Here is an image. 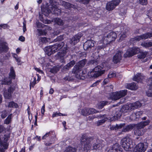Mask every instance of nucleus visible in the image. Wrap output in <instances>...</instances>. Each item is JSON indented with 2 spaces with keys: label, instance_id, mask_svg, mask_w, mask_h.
Returning a JSON list of instances; mask_svg holds the SVG:
<instances>
[{
  "label": "nucleus",
  "instance_id": "37",
  "mask_svg": "<svg viewBox=\"0 0 152 152\" xmlns=\"http://www.w3.org/2000/svg\"><path fill=\"white\" fill-rule=\"evenodd\" d=\"M108 103L107 101H102L100 102L98 104V108L99 109H102L104 106Z\"/></svg>",
  "mask_w": 152,
  "mask_h": 152
},
{
  "label": "nucleus",
  "instance_id": "49",
  "mask_svg": "<svg viewBox=\"0 0 152 152\" xmlns=\"http://www.w3.org/2000/svg\"><path fill=\"white\" fill-rule=\"evenodd\" d=\"M51 12V10H41V13L45 16H48Z\"/></svg>",
  "mask_w": 152,
  "mask_h": 152
},
{
  "label": "nucleus",
  "instance_id": "64",
  "mask_svg": "<svg viewBox=\"0 0 152 152\" xmlns=\"http://www.w3.org/2000/svg\"><path fill=\"white\" fill-rule=\"evenodd\" d=\"M39 33L40 35H44L46 34V32L42 30L38 29Z\"/></svg>",
  "mask_w": 152,
  "mask_h": 152
},
{
  "label": "nucleus",
  "instance_id": "6",
  "mask_svg": "<svg viewBox=\"0 0 152 152\" xmlns=\"http://www.w3.org/2000/svg\"><path fill=\"white\" fill-rule=\"evenodd\" d=\"M10 134L4 135V137L1 140L0 137V145L1 147H3L4 148H0V152H5V149H7L8 144L7 143V141L10 137Z\"/></svg>",
  "mask_w": 152,
  "mask_h": 152
},
{
  "label": "nucleus",
  "instance_id": "21",
  "mask_svg": "<svg viewBox=\"0 0 152 152\" xmlns=\"http://www.w3.org/2000/svg\"><path fill=\"white\" fill-rule=\"evenodd\" d=\"M8 50L7 44L3 41H0V53L7 52Z\"/></svg>",
  "mask_w": 152,
  "mask_h": 152
},
{
  "label": "nucleus",
  "instance_id": "38",
  "mask_svg": "<svg viewBox=\"0 0 152 152\" xmlns=\"http://www.w3.org/2000/svg\"><path fill=\"white\" fill-rule=\"evenodd\" d=\"M116 73L115 72L112 71L110 72L108 75V77L110 79L116 77Z\"/></svg>",
  "mask_w": 152,
  "mask_h": 152
},
{
  "label": "nucleus",
  "instance_id": "48",
  "mask_svg": "<svg viewBox=\"0 0 152 152\" xmlns=\"http://www.w3.org/2000/svg\"><path fill=\"white\" fill-rule=\"evenodd\" d=\"M90 64L96 65L98 64V61L97 59H94L90 60L89 62Z\"/></svg>",
  "mask_w": 152,
  "mask_h": 152
},
{
  "label": "nucleus",
  "instance_id": "33",
  "mask_svg": "<svg viewBox=\"0 0 152 152\" xmlns=\"http://www.w3.org/2000/svg\"><path fill=\"white\" fill-rule=\"evenodd\" d=\"M126 88L132 90H136L137 88V87L135 83H133L127 85Z\"/></svg>",
  "mask_w": 152,
  "mask_h": 152
},
{
  "label": "nucleus",
  "instance_id": "30",
  "mask_svg": "<svg viewBox=\"0 0 152 152\" xmlns=\"http://www.w3.org/2000/svg\"><path fill=\"white\" fill-rule=\"evenodd\" d=\"M124 125V124H116L115 125H110V129L111 130H116L121 129Z\"/></svg>",
  "mask_w": 152,
  "mask_h": 152
},
{
  "label": "nucleus",
  "instance_id": "18",
  "mask_svg": "<svg viewBox=\"0 0 152 152\" xmlns=\"http://www.w3.org/2000/svg\"><path fill=\"white\" fill-rule=\"evenodd\" d=\"M105 144V142L103 140L97 141L96 143L93 144V149H101L104 146Z\"/></svg>",
  "mask_w": 152,
  "mask_h": 152
},
{
  "label": "nucleus",
  "instance_id": "54",
  "mask_svg": "<svg viewBox=\"0 0 152 152\" xmlns=\"http://www.w3.org/2000/svg\"><path fill=\"white\" fill-rule=\"evenodd\" d=\"M135 113H133L130 116V118L132 120H136L137 118L136 115Z\"/></svg>",
  "mask_w": 152,
  "mask_h": 152
},
{
  "label": "nucleus",
  "instance_id": "47",
  "mask_svg": "<svg viewBox=\"0 0 152 152\" xmlns=\"http://www.w3.org/2000/svg\"><path fill=\"white\" fill-rule=\"evenodd\" d=\"M64 5L65 8L69 10L70 8H71L72 6H73V4L69 2H65Z\"/></svg>",
  "mask_w": 152,
  "mask_h": 152
},
{
  "label": "nucleus",
  "instance_id": "25",
  "mask_svg": "<svg viewBox=\"0 0 152 152\" xmlns=\"http://www.w3.org/2000/svg\"><path fill=\"white\" fill-rule=\"evenodd\" d=\"M81 37V34H77L70 39L69 42L70 44L75 45L79 42Z\"/></svg>",
  "mask_w": 152,
  "mask_h": 152
},
{
  "label": "nucleus",
  "instance_id": "5",
  "mask_svg": "<svg viewBox=\"0 0 152 152\" xmlns=\"http://www.w3.org/2000/svg\"><path fill=\"white\" fill-rule=\"evenodd\" d=\"M150 122V120H147L145 121H142L137 124L136 125V128L134 130V134L137 136L142 135L143 134L142 129L148 125Z\"/></svg>",
  "mask_w": 152,
  "mask_h": 152
},
{
  "label": "nucleus",
  "instance_id": "62",
  "mask_svg": "<svg viewBox=\"0 0 152 152\" xmlns=\"http://www.w3.org/2000/svg\"><path fill=\"white\" fill-rule=\"evenodd\" d=\"M8 26L7 24H3L0 25V29H1L3 28L4 29L6 28Z\"/></svg>",
  "mask_w": 152,
  "mask_h": 152
},
{
  "label": "nucleus",
  "instance_id": "51",
  "mask_svg": "<svg viewBox=\"0 0 152 152\" xmlns=\"http://www.w3.org/2000/svg\"><path fill=\"white\" fill-rule=\"evenodd\" d=\"M34 80L32 82H31L30 83V88H31V87H34V86L36 83V78L35 77H33Z\"/></svg>",
  "mask_w": 152,
  "mask_h": 152
},
{
  "label": "nucleus",
  "instance_id": "3",
  "mask_svg": "<svg viewBox=\"0 0 152 152\" xmlns=\"http://www.w3.org/2000/svg\"><path fill=\"white\" fill-rule=\"evenodd\" d=\"M93 140V137H89L86 135H83L80 139L81 142L84 146L83 150L87 152L90 149L91 145L90 142Z\"/></svg>",
  "mask_w": 152,
  "mask_h": 152
},
{
  "label": "nucleus",
  "instance_id": "52",
  "mask_svg": "<svg viewBox=\"0 0 152 152\" xmlns=\"http://www.w3.org/2000/svg\"><path fill=\"white\" fill-rule=\"evenodd\" d=\"M140 4L143 5H146L148 4L147 0H139Z\"/></svg>",
  "mask_w": 152,
  "mask_h": 152
},
{
  "label": "nucleus",
  "instance_id": "2",
  "mask_svg": "<svg viewBox=\"0 0 152 152\" xmlns=\"http://www.w3.org/2000/svg\"><path fill=\"white\" fill-rule=\"evenodd\" d=\"M64 46V43L63 42L57 43L51 46L46 47L45 48V51L46 53L48 56H50L55 52L62 48Z\"/></svg>",
  "mask_w": 152,
  "mask_h": 152
},
{
  "label": "nucleus",
  "instance_id": "1",
  "mask_svg": "<svg viewBox=\"0 0 152 152\" xmlns=\"http://www.w3.org/2000/svg\"><path fill=\"white\" fill-rule=\"evenodd\" d=\"M106 70L104 65L101 64L97 66L92 70L89 71L88 75L90 77L97 78L104 74Z\"/></svg>",
  "mask_w": 152,
  "mask_h": 152
},
{
  "label": "nucleus",
  "instance_id": "34",
  "mask_svg": "<svg viewBox=\"0 0 152 152\" xmlns=\"http://www.w3.org/2000/svg\"><path fill=\"white\" fill-rule=\"evenodd\" d=\"M133 128V126L132 125H130L126 126L123 129L122 132H126L132 130Z\"/></svg>",
  "mask_w": 152,
  "mask_h": 152
},
{
  "label": "nucleus",
  "instance_id": "59",
  "mask_svg": "<svg viewBox=\"0 0 152 152\" xmlns=\"http://www.w3.org/2000/svg\"><path fill=\"white\" fill-rule=\"evenodd\" d=\"M61 115L63 116L64 115H63V114H62L61 113L56 112V113H54L53 114L52 117H56L57 116H60Z\"/></svg>",
  "mask_w": 152,
  "mask_h": 152
},
{
  "label": "nucleus",
  "instance_id": "45",
  "mask_svg": "<svg viewBox=\"0 0 152 152\" xmlns=\"http://www.w3.org/2000/svg\"><path fill=\"white\" fill-rule=\"evenodd\" d=\"M8 107H15V108H17L18 107V106L17 104L13 102H12L9 103Z\"/></svg>",
  "mask_w": 152,
  "mask_h": 152
},
{
  "label": "nucleus",
  "instance_id": "19",
  "mask_svg": "<svg viewBox=\"0 0 152 152\" xmlns=\"http://www.w3.org/2000/svg\"><path fill=\"white\" fill-rule=\"evenodd\" d=\"M152 37V32L147 33L140 36H137L134 38V40L137 41H139L141 39H145L150 38Z\"/></svg>",
  "mask_w": 152,
  "mask_h": 152
},
{
  "label": "nucleus",
  "instance_id": "17",
  "mask_svg": "<svg viewBox=\"0 0 152 152\" xmlns=\"http://www.w3.org/2000/svg\"><path fill=\"white\" fill-rule=\"evenodd\" d=\"M147 146L143 143H140L135 148V150L137 152H144Z\"/></svg>",
  "mask_w": 152,
  "mask_h": 152
},
{
  "label": "nucleus",
  "instance_id": "58",
  "mask_svg": "<svg viewBox=\"0 0 152 152\" xmlns=\"http://www.w3.org/2000/svg\"><path fill=\"white\" fill-rule=\"evenodd\" d=\"M135 114L136 115V117L137 118H138L140 117V116L142 115L143 114V112L142 111H138L136 113H135Z\"/></svg>",
  "mask_w": 152,
  "mask_h": 152
},
{
  "label": "nucleus",
  "instance_id": "60",
  "mask_svg": "<svg viewBox=\"0 0 152 152\" xmlns=\"http://www.w3.org/2000/svg\"><path fill=\"white\" fill-rule=\"evenodd\" d=\"M64 79L65 81H69L72 80H73V79L71 77H70L69 76H67L64 77Z\"/></svg>",
  "mask_w": 152,
  "mask_h": 152
},
{
  "label": "nucleus",
  "instance_id": "32",
  "mask_svg": "<svg viewBox=\"0 0 152 152\" xmlns=\"http://www.w3.org/2000/svg\"><path fill=\"white\" fill-rule=\"evenodd\" d=\"M41 10H50L49 4L46 1L43 2L41 6Z\"/></svg>",
  "mask_w": 152,
  "mask_h": 152
},
{
  "label": "nucleus",
  "instance_id": "14",
  "mask_svg": "<svg viewBox=\"0 0 152 152\" xmlns=\"http://www.w3.org/2000/svg\"><path fill=\"white\" fill-rule=\"evenodd\" d=\"M139 52L140 49L138 48H130L127 51L126 54H124V56L125 57H130L138 53Z\"/></svg>",
  "mask_w": 152,
  "mask_h": 152
},
{
  "label": "nucleus",
  "instance_id": "4",
  "mask_svg": "<svg viewBox=\"0 0 152 152\" xmlns=\"http://www.w3.org/2000/svg\"><path fill=\"white\" fill-rule=\"evenodd\" d=\"M121 116V114L119 112H116V116H115V115H114V116L111 117H105V115H100L97 116V118H104V119L102 120L99 121L97 122V125L98 126L100 125L103 123H104L105 121L107 120H109L110 121H112L117 120L118 118H120Z\"/></svg>",
  "mask_w": 152,
  "mask_h": 152
},
{
  "label": "nucleus",
  "instance_id": "29",
  "mask_svg": "<svg viewBox=\"0 0 152 152\" xmlns=\"http://www.w3.org/2000/svg\"><path fill=\"white\" fill-rule=\"evenodd\" d=\"M141 105L142 104L139 101H137L134 103H131V106L132 107V109L133 110L140 107Z\"/></svg>",
  "mask_w": 152,
  "mask_h": 152
},
{
  "label": "nucleus",
  "instance_id": "40",
  "mask_svg": "<svg viewBox=\"0 0 152 152\" xmlns=\"http://www.w3.org/2000/svg\"><path fill=\"white\" fill-rule=\"evenodd\" d=\"M12 114H11L8 115L7 118L4 121V124H9L11 121V116Z\"/></svg>",
  "mask_w": 152,
  "mask_h": 152
},
{
  "label": "nucleus",
  "instance_id": "16",
  "mask_svg": "<svg viewBox=\"0 0 152 152\" xmlns=\"http://www.w3.org/2000/svg\"><path fill=\"white\" fill-rule=\"evenodd\" d=\"M80 69L81 68L77 66V65H75L72 70V73L75 74V77L78 79H83V77L81 76L80 74Z\"/></svg>",
  "mask_w": 152,
  "mask_h": 152
},
{
  "label": "nucleus",
  "instance_id": "9",
  "mask_svg": "<svg viewBox=\"0 0 152 152\" xmlns=\"http://www.w3.org/2000/svg\"><path fill=\"white\" fill-rule=\"evenodd\" d=\"M9 78L7 79L6 78L4 79L5 81L2 83V84H7L9 85L11 83V78H15V73L13 67L12 66L10 69V72L9 74Z\"/></svg>",
  "mask_w": 152,
  "mask_h": 152
},
{
  "label": "nucleus",
  "instance_id": "8",
  "mask_svg": "<svg viewBox=\"0 0 152 152\" xmlns=\"http://www.w3.org/2000/svg\"><path fill=\"white\" fill-rule=\"evenodd\" d=\"M127 90H124L113 93L111 96L112 99L116 100L120 99L122 97L124 96L126 94Z\"/></svg>",
  "mask_w": 152,
  "mask_h": 152
},
{
  "label": "nucleus",
  "instance_id": "7",
  "mask_svg": "<svg viewBox=\"0 0 152 152\" xmlns=\"http://www.w3.org/2000/svg\"><path fill=\"white\" fill-rule=\"evenodd\" d=\"M132 140L128 136L123 138L121 140V144L122 147L126 151L129 150L131 148V143Z\"/></svg>",
  "mask_w": 152,
  "mask_h": 152
},
{
  "label": "nucleus",
  "instance_id": "35",
  "mask_svg": "<svg viewBox=\"0 0 152 152\" xmlns=\"http://www.w3.org/2000/svg\"><path fill=\"white\" fill-rule=\"evenodd\" d=\"M64 152H76V149L75 148L69 146L66 148Z\"/></svg>",
  "mask_w": 152,
  "mask_h": 152
},
{
  "label": "nucleus",
  "instance_id": "63",
  "mask_svg": "<svg viewBox=\"0 0 152 152\" xmlns=\"http://www.w3.org/2000/svg\"><path fill=\"white\" fill-rule=\"evenodd\" d=\"M100 80H98L96 81L95 83H94L93 84H92V85L91 86V87H95L97 85H98L99 83L100 82Z\"/></svg>",
  "mask_w": 152,
  "mask_h": 152
},
{
  "label": "nucleus",
  "instance_id": "22",
  "mask_svg": "<svg viewBox=\"0 0 152 152\" xmlns=\"http://www.w3.org/2000/svg\"><path fill=\"white\" fill-rule=\"evenodd\" d=\"M119 148L118 144L115 143L109 149L107 152H122L121 149Z\"/></svg>",
  "mask_w": 152,
  "mask_h": 152
},
{
  "label": "nucleus",
  "instance_id": "31",
  "mask_svg": "<svg viewBox=\"0 0 152 152\" xmlns=\"http://www.w3.org/2000/svg\"><path fill=\"white\" fill-rule=\"evenodd\" d=\"M143 78V77L141 75L140 73H138L134 76L133 79L134 81L139 82L140 81V80H142Z\"/></svg>",
  "mask_w": 152,
  "mask_h": 152
},
{
  "label": "nucleus",
  "instance_id": "43",
  "mask_svg": "<svg viewBox=\"0 0 152 152\" xmlns=\"http://www.w3.org/2000/svg\"><path fill=\"white\" fill-rule=\"evenodd\" d=\"M107 39H108V38L107 36H104L102 39V41L103 44L106 45L110 43V42L107 41Z\"/></svg>",
  "mask_w": 152,
  "mask_h": 152
},
{
  "label": "nucleus",
  "instance_id": "23",
  "mask_svg": "<svg viewBox=\"0 0 152 152\" xmlns=\"http://www.w3.org/2000/svg\"><path fill=\"white\" fill-rule=\"evenodd\" d=\"M55 133L52 131H50L48 133H46L44 136L42 137V139H45L46 137H48L49 136H50L51 139L50 141L54 143L53 142L54 141L56 137V136L55 135Z\"/></svg>",
  "mask_w": 152,
  "mask_h": 152
},
{
  "label": "nucleus",
  "instance_id": "56",
  "mask_svg": "<svg viewBox=\"0 0 152 152\" xmlns=\"http://www.w3.org/2000/svg\"><path fill=\"white\" fill-rule=\"evenodd\" d=\"M75 63V61H72L69 63L67 64V66H69L70 68Z\"/></svg>",
  "mask_w": 152,
  "mask_h": 152
},
{
  "label": "nucleus",
  "instance_id": "50",
  "mask_svg": "<svg viewBox=\"0 0 152 152\" xmlns=\"http://www.w3.org/2000/svg\"><path fill=\"white\" fill-rule=\"evenodd\" d=\"M90 0H77V1L79 2L80 3L84 4H88Z\"/></svg>",
  "mask_w": 152,
  "mask_h": 152
},
{
  "label": "nucleus",
  "instance_id": "53",
  "mask_svg": "<svg viewBox=\"0 0 152 152\" xmlns=\"http://www.w3.org/2000/svg\"><path fill=\"white\" fill-rule=\"evenodd\" d=\"M58 71V69L56 67H53L50 70V72L53 73H56Z\"/></svg>",
  "mask_w": 152,
  "mask_h": 152
},
{
  "label": "nucleus",
  "instance_id": "11",
  "mask_svg": "<svg viewBox=\"0 0 152 152\" xmlns=\"http://www.w3.org/2000/svg\"><path fill=\"white\" fill-rule=\"evenodd\" d=\"M132 109V107L131 106V103L125 105L124 106L121 108V111L119 110V109L117 108L115 110L113 111V113H115V116H116V112H119L121 114V112L125 113L127 112L128 111H130Z\"/></svg>",
  "mask_w": 152,
  "mask_h": 152
},
{
  "label": "nucleus",
  "instance_id": "61",
  "mask_svg": "<svg viewBox=\"0 0 152 152\" xmlns=\"http://www.w3.org/2000/svg\"><path fill=\"white\" fill-rule=\"evenodd\" d=\"M63 39V37L62 35H60L57 38L54 40L55 41H61Z\"/></svg>",
  "mask_w": 152,
  "mask_h": 152
},
{
  "label": "nucleus",
  "instance_id": "20",
  "mask_svg": "<svg viewBox=\"0 0 152 152\" xmlns=\"http://www.w3.org/2000/svg\"><path fill=\"white\" fill-rule=\"evenodd\" d=\"M15 88L14 87H10L8 91L6 90L4 91V95L5 98L9 99L11 97V94L13 92Z\"/></svg>",
  "mask_w": 152,
  "mask_h": 152
},
{
  "label": "nucleus",
  "instance_id": "24",
  "mask_svg": "<svg viewBox=\"0 0 152 152\" xmlns=\"http://www.w3.org/2000/svg\"><path fill=\"white\" fill-rule=\"evenodd\" d=\"M94 42L92 40H88L84 44L83 48L86 50H88L93 47L94 45Z\"/></svg>",
  "mask_w": 152,
  "mask_h": 152
},
{
  "label": "nucleus",
  "instance_id": "41",
  "mask_svg": "<svg viewBox=\"0 0 152 152\" xmlns=\"http://www.w3.org/2000/svg\"><path fill=\"white\" fill-rule=\"evenodd\" d=\"M147 53L146 52H140V54L137 56L138 58H144L146 56Z\"/></svg>",
  "mask_w": 152,
  "mask_h": 152
},
{
  "label": "nucleus",
  "instance_id": "57",
  "mask_svg": "<svg viewBox=\"0 0 152 152\" xmlns=\"http://www.w3.org/2000/svg\"><path fill=\"white\" fill-rule=\"evenodd\" d=\"M113 86L112 85H110V86L107 87L105 89L106 90V91H108V92H111L112 91H113Z\"/></svg>",
  "mask_w": 152,
  "mask_h": 152
},
{
  "label": "nucleus",
  "instance_id": "12",
  "mask_svg": "<svg viewBox=\"0 0 152 152\" xmlns=\"http://www.w3.org/2000/svg\"><path fill=\"white\" fill-rule=\"evenodd\" d=\"M64 48V50H61L57 54L56 56L58 58V59L61 63H64L65 62L64 59V56L66 55V53L67 49L66 47H63Z\"/></svg>",
  "mask_w": 152,
  "mask_h": 152
},
{
  "label": "nucleus",
  "instance_id": "36",
  "mask_svg": "<svg viewBox=\"0 0 152 152\" xmlns=\"http://www.w3.org/2000/svg\"><path fill=\"white\" fill-rule=\"evenodd\" d=\"M141 45L145 48H148L152 46V42L142 43Z\"/></svg>",
  "mask_w": 152,
  "mask_h": 152
},
{
  "label": "nucleus",
  "instance_id": "44",
  "mask_svg": "<svg viewBox=\"0 0 152 152\" xmlns=\"http://www.w3.org/2000/svg\"><path fill=\"white\" fill-rule=\"evenodd\" d=\"M127 35V32H126V31L123 32H121V33L120 40H123L124 38L126 37Z\"/></svg>",
  "mask_w": 152,
  "mask_h": 152
},
{
  "label": "nucleus",
  "instance_id": "28",
  "mask_svg": "<svg viewBox=\"0 0 152 152\" xmlns=\"http://www.w3.org/2000/svg\"><path fill=\"white\" fill-rule=\"evenodd\" d=\"M52 21L58 25L62 26L64 24V21L60 18H56L52 19Z\"/></svg>",
  "mask_w": 152,
  "mask_h": 152
},
{
  "label": "nucleus",
  "instance_id": "42",
  "mask_svg": "<svg viewBox=\"0 0 152 152\" xmlns=\"http://www.w3.org/2000/svg\"><path fill=\"white\" fill-rule=\"evenodd\" d=\"M50 5V8L51 9V10H53V9H55L54 10H60L59 9H57V5L56 4V2H55L54 3L51 4H49Z\"/></svg>",
  "mask_w": 152,
  "mask_h": 152
},
{
  "label": "nucleus",
  "instance_id": "39",
  "mask_svg": "<svg viewBox=\"0 0 152 152\" xmlns=\"http://www.w3.org/2000/svg\"><path fill=\"white\" fill-rule=\"evenodd\" d=\"M86 60L84 59L80 61L76 65H77V66L81 68V67L84 66L85 64Z\"/></svg>",
  "mask_w": 152,
  "mask_h": 152
},
{
  "label": "nucleus",
  "instance_id": "15",
  "mask_svg": "<svg viewBox=\"0 0 152 152\" xmlns=\"http://www.w3.org/2000/svg\"><path fill=\"white\" fill-rule=\"evenodd\" d=\"M123 52L121 50H118L115 53L113 58V61L114 63L116 64L120 62L122 59Z\"/></svg>",
  "mask_w": 152,
  "mask_h": 152
},
{
  "label": "nucleus",
  "instance_id": "10",
  "mask_svg": "<svg viewBox=\"0 0 152 152\" xmlns=\"http://www.w3.org/2000/svg\"><path fill=\"white\" fill-rule=\"evenodd\" d=\"M121 2L120 0H113L107 3L106 10H113Z\"/></svg>",
  "mask_w": 152,
  "mask_h": 152
},
{
  "label": "nucleus",
  "instance_id": "13",
  "mask_svg": "<svg viewBox=\"0 0 152 152\" xmlns=\"http://www.w3.org/2000/svg\"><path fill=\"white\" fill-rule=\"evenodd\" d=\"M98 111L94 108H85L83 109L81 111V114L85 116L90 114L97 113Z\"/></svg>",
  "mask_w": 152,
  "mask_h": 152
},
{
  "label": "nucleus",
  "instance_id": "27",
  "mask_svg": "<svg viewBox=\"0 0 152 152\" xmlns=\"http://www.w3.org/2000/svg\"><path fill=\"white\" fill-rule=\"evenodd\" d=\"M151 77L150 78L149 81L151 83L150 84L149 89L146 93L147 95L149 97H152V72L150 74Z\"/></svg>",
  "mask_w": 152,
  "mask_h": 152
},
{
  "label": "nucleus",
  "instance_id": "26",
  "mask_svg": "<svg viewBox=\"0 0 152 152\" xmlns=\"http://www.w3.org/2000/svg\"><path fill=\"white\" fill-rule=\"evenodd\" d=\"M108 39L107 41L111 42L112 41H115L117 37V35L116 33L114 32H110L107 35Z\"/></svg>",
  "mask_w": 152,
  "mask_h": 152
},
{
  "label": "nucleus",
  "instance_id": "46",
  "mask_svg": "<svg viewBox=\"0 0 152 152\" xmlns=\"http://www.w3.org/2000/svg\"><path fill=\"white\" fill-rule=\"evenodd\" d=\"M106 45L103 44L102 45H99L97 47L95 48V50H97V52L99 53V51L102 49H103L104 48L106 47Z\"/></svg>",
  "mask_w": 152,
  "mask_h": 152
},
{
  "label": "nucleus",
  "instance_id": "55",
  "mask_svg": "<svg viewBox=\"0 0 152 152\" xmlns=\"http://www.w3.org/2000/svg\"><path fill=\"white\" fill-rule=\"evenodd\" d=\"M7 112L6 110H4L2 112L1 117L2 118H5L7 116Z\"/></svg>",
  "mask_w": 152,
  "mask_h": 152
}]
</instances>
